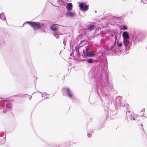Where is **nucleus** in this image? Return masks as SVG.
<instances>
[{
    "label": "nucleus",
    "mask_w": 147,
    "mask_h": 147,
    "mask_svg": "<svg viewBox=\"0 0 147 147\" xmlns=\"http://www.w3.org/2000/svg\"><path fill=\"white\" fill-rule=\"evenodd\" d=\"M66 90L68 93V96L70 98H72L73 97V95L71 93L69 89L68 88H67Z\"/></svg>",
    "instance_id": "6e6552de"
},
{
    "label": "nucleus",
    "mask_w": 147,
    "mask_h": 147,
    "mask_svg": "<svg viewBox=\"0 0 147 147\" xmlns=\"http://www.w3.org/2000/svg\"><path fill=\"white\" fill-rule=\"evenodd\" d=\"M123 42L124 45L127 47L129 43V41L127 39H124Z\"/></svg>",
    "instance_id": "1a4fd4ad"
},
{
    "label": "nucleus",
    "mask_w": 147,
    "mask_h": 147,
    "mask_svg": "<svg viewBox=\"0 0 147 147\" xmlns=\"http://www.w3.org/2000/svg\"><path fill=\"white\" fill-rule=\"evenodd\" d=\"M85 5L84 7V4L83 3H81L80 5H79V7L80 9L83 11H86L88 9V6L86 3L85 4Z\"/></svg>",
    "instance_id": "f03ea898"
},
{
    "label": "nucleus",
    "mask_w": 147,
    "mask_h": 147,
    "mask_svg": "<svg viewBox=\"0 0 147 147\" xmlns=\"http://www.w3.org/2000/svg\"><path fill=\"white\" fill-rule=\"evenodd\" d=\"M122 35L124 39H128L129 38L128 34L126 32H123Z\"/></svg>",
    "instance_id": "7ed1b4c3"
},
{
    "label": "nucleus",
    "mask_w": 147,
    "mask_h": 147,
    "mask_svg": "<svg viewBox=\"0 0 147 147\" xmlns=\"http://www.w3.org/2000/svg\"><path fill=\"white\" fill-rule=\"evenodd\" d=\"M89 50L88 49V48H86V51H88V50Z\"/></svg>",
    "instance_id": "dca6fc26"
},
{
    "label": "nucleus",
    "mask_w": 147,
    "mask_h": 147,
    "mask_svg": "<svg viewBox=\"0 0 147 147\" xmlns=\"http://www.w3.org/2000/svg\"><path fill=\"white\" fill-rule=\"evenodd\" d=\"M66 15L69 17H74L75 15L70 11H67L66 13Z\"/></svg>",
    "instance_id": "39448f33"
},
{
    "label": "nucleus",
    "mask_w": 147,
    "mask_h": 147,
    "mask_svg": "<svg viewBox=\"0 0 147 147\" xmlns=\"http://www.w3.org/2000/svg\"><path fill=\"white\" fill-rule=\"evenodd\" d=\"M117 46L119 47H120L122 45V43H117Z\"/></svg>",
    "instance_id": "ddd939ff"
},
{
    "label": "nucleus",
    "mask_w": 147,
    "mask_h": 147,
    "mask_svg": "<svg viewBox=\"0 0 147 147\" xmlns=\"http://www.w3.org/2000/svg\"><path fill=\"white\" fill-rule=\"evenodd\" d=\"M28 23L31 27H32L33 29L35 30L39 29L41 27L40 24L36 22H28Z\"/></svg>",
    "instance_id": "f257e3e1"
},
{
    "label": "nucleus",
    "mask_w": 147,
    "mask_h": 147,
    "mask_svg": "<svg viewBox=\"0 0 147 147\" xmlns=\"http://www.w3.org/2000/svg\"><path fill=\"white\" fill-rule=\"evenodd\" d=\"M88 28L90 30H92L94 29V26L93 25H91Z\"/></svg>",
    "instance_id": "9d476101"
},
{
    "label": "nucleus",
    "mask_w": 147,
    "mask_h": 147,
    "mask_svg": "<svg viewBox=\"0 0 147 147\" xmlns=\"http://www.w3.org/2000/svg\"><path fill=\"white\" fill-rule=\"evenodd\" d=\"M90 135H90V134H88V136L89 137H90Z\"/></svg>",
    "instance_id": "f3484780"
},
{
    "label": "nucleus",
    "mask_w": 147,
    "mask_h": 147,
    "mask_svg": "<svg viewBox=\"0 0 147 147\" xmlns=\"http://www.w3.org/2000/svg\"><path fill=\"white\" fill-rule=\"evenodd\" d=\"M111 36H113V35H111Z\"/></svg>",
    "instance_id": "6ab92c4d"
},
{
    "label": "nucleus",
    "mask_w": 147,
    "mask_h": 147,
    "mask_svg": "<svg viewBox=\"0 0 147 147\" xmlns=\"http://www.w3.org/2000/svg\"><path fill=\"white\" fill-rule=\"evenodd\" d=\"M68 10H71L72 9V4L71 3H68L66 7Z\"/></svg>",
    "instance_id": "0eeeda50"
},
{
    "label": "nucleus",
    "mask_w": 147,
    "mask_h": 147,
    "mask_svg": "<svg viewBox=\"0 0 147 147\" xmlns=\"http://www.w3.org/2000/svg\"><path fill=\"white\" fill-rule=\"evenodd\" d=\"M140 127H141V129L143 131H144V128L143 127V125H141V126H140Z\"/></svg>",
    "instance_id": "4468645a"
},
{
    "label": "nucleus",
    "mask_w": 147,
    "mask_h": 147,
    "mask_svg": "<svg viewBox=\"0 0 147 147\" xmlns=\"http://www.w3.org/2000/svg\"><path fill=\"white\" fill-rule=\"evenodd\" d=\"M93 60L92 59H89L88 61V63H93Z\"/></svg>",
    "instance_id": "f8f14e48"
},
{
    "label": "nucleus",
    "mask_w": 147,
    "mask_h": 147,
    "mask_svg": "<svg viewBox=\"0 0 147 147\" xmlns=\"http://www.w3.org/2000/svg\"><path fill=\"white\" fill-rule=\"evenodd\" d=\"M113 47H111L110 48V50H112V49H113Z\"/></svg>",
    "instance_id": "2eb2a0df"
},
{
    "label": "nucleus",
    "mask_w": 147,
    "mask_h": 147,
    "mask_svg": "<svg viewBox=\"0 0 147 147\" xmlns=\"http://www.w3.org/2000/svg\"><path fill=\"white\" fill-rule=\"evenodd\" d=\"M122 27L123 30H124L127 29V27L126 26L123 25L122 26Z\"/></svg>",
    "instance_id": "9b49d317"
},
{
    "label": "nucleus",
    "mask_w": 147,
    "mask_h": 147,
    "mask_svg": "<svg viewBox=\"0 0 147 147\" xmlns=\"http://www.w3.org/2000/svg\"><path fill=\"white\" fill-rule=\"evenodd\" d=\"M133 119L134 120H135V118H133Z\"/></svg>",
    "instance_id": "a211bd4d"
},
{
    "label": "nucleus",
    "mask_w": 147,
    "mask_h": 147,
    "mask_svg": "<svg viewBox=\"0 0 147 147\" xmlns=\"http://www.w3.org/2000/svg\"><path fill=\"white\" fill-rule=\"evenodd\" d=\"M57 25L56 24H54L53 25L51 26V29L52 30L54 31H57Z\"/></svg>",
    "instance_id": "20e7f679"
},
{
    "label": "nucleus",
    "mask_w": 147,
    "mask_h": 147,
    "mask_svg": "<svg viewBox=\"0 0 147 147\" xmlns=\"http://www.w3.org/2000/svg\"><path fill=\"white\" fill-rule=\"evenodd\" d=\"M94 55V54L91 51L87 52L86 53V56L88 57H92Z\"/></svg>",
    "instance_id": "423d86ee"
}]
</instances>
